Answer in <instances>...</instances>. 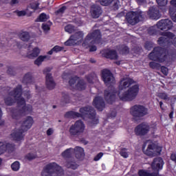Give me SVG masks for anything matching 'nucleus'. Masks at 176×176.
Returning <instances> with one entry per match:
<instances>
[{
	"label": "nucleus",
	"instance_id": "obj_1",
	"mask_svg": "<svg viewBox=\"0 0 176 176\" xmlns=\"http://www.w3.org/2000/svg\"><path fill=\"white\" fill-rule=\"evenodd\" d=\"M9 96L14 97V98H18L16 100V102L18 107H22L21 109L14 107L10 109L12 119L19 120V119H21L23 116L30 115V113H32V105L25 104V99H24V98H20L23 96V86L21 85H18L16 88L10 91Z\"/></svg>",
	"mask_w": 176,
	"mask_h": 176
},
{
	"label": "nucleus",
	"instance_id": "obj_2",
	"mask_svg": "<svg viewBox=\"0 0 176 176\" xmlns=\"http://www.w3.org/2000/svg\"><path fill=\"white\" fill-rule=\"evenodd\" d=\"M138 93H140L139 85H135L129 87L127 91L122 94L115 87H110L104 91V98L107 104L112 105L116 100V94H118L121 101H133V100L137 98Z\"/></svg>",
	"mask_w": 176,
	"mask_h": 176
},
{
	"label": "nucleus",
	"instance_id": "obj_3",
	"mask_svg": "<svg viewBox=\"0 0 176 176\" xmlns=\"http://www.w3.org/2000/svg\"><path fill=\"white\" fill-rule=\"evenodd\" d=\"M32 124H34V118L31 116L26 117L25 120L21 123L20 129L12 131L10 134L11 138L16 142L24 140V137H25L24 133L28 131L32 127Z\"/></svg>",
	"mask_w": 176,
	"mask_h": 176
},
{
	"label": "nucleus",
	"instance_id": "obj_4",
	"mask_svg": "<svg viewBox=\"0 0 176 176\" xmlns=\"http://www.w3.org/2000/svg\"><path fill=\"white\" fill-rule=\"evenodd\" d=\"M149 60L155 61L156 63H165L168 61V55L166 48L162 47H155L153 51L148 54Z\"/></svg>",
	"mask_w": 176,
	"mask_h": 176
},
{
	"label": "nucleus",
	"instance_id": "obj_5",
	"mask_svg": "<svg viewBox=\"0 0 176 176\" xmlns=\"http://www.w3.org/2000/svg\"><path fill=\"white\" fill-rule=\"evenodd\" d=\"M64 175L63 168L56 162L47 164L41 172V176H62Z\"/></svg>",
	"mask_w": 176,
	"mask_h": 176
},
{
	"label": "nucleus",
	"instance_id": "obj_6",
	"mask_svg": "<svg viewBox=\"0 0 176 176\" xmlns=\"http://www.w3.org/2000/svg\"><path fill=\"white\" fill-rule=\"evenodd\" d=\"M162 36L160 37L157 40V43L162 47H168L173 45L176 47V37L174 33L170 32H163L161 33Z\"/></svg>",
	"mask_w": 176,
	"mask_h": 176
},
{
	"label": "nucleus",
	"instance_id": "obj_7",
	"mask_svg": "<svg viewBox=\"0 0 176 176\" xmlns=\"http://www.w3.org/2000/svg\"><path fill=\"white\" fill-rule=\"evenodd\" d=\"M74 155V148H67L65 151L62 153V156L64 159H68L66 160L65 166L67 168H72V170H76L79 167V162L75 159H71Z\"/></svg>",
	"mask_w": 176,
	"mask_h": 176
},
{
	"label": "nucleus",
	"instance_id": "obj_8",
	"mask_svg": "<svg viewBox=\"0 0 176 176\" xmlns=\"http://www.w3.org/2000/svg\"><path fill=\"white\" fill-rule=\"evenodd\" d=\"M130 113L132 115L133 120L138 122V120H141L142 118L148 115V108L144 105L135 104L131 107Z\"/></svg>",
	"mask_w": 176,
	"mask_h": 176
},
{
	"label": "nucleus",
	"instance_id": "obj_9",
	"mask_svg": "<svg viewBox=\"0 0 176 176\" xmlns=\"http://www.w3.org/2000/svg\"><path fill=\"white\" fill-rule=\"evenodd\" d=\"M85 34L82 31H78L72 35L64 43L65 46H75V45L82 43L83 42V36Z\"/></svg>",
	"mask_w": 176,
	"mask_h": 176
},
{
	"label": "nucleus",
	"instance_id": "obj_10",
	"mask_svg": "<svg viewBox=\"0 0 176 176\" xmlns=\"http://www.w3.org/2000/svg\"><path fill=\"white\" fill-rule=\"evenodd\" d=\"M85 123L82 120H77L72 124L69 130L71 136L76 137L80 135L85 131Z\"/></svg>",
	"mask_w": 176,
	"mask_h": 176
},
{
	"label": "nucleus",
	"instance_id": "obj_11",
	"mask_svg": "<svg viewBox=\"0 0 176 176\" xmlns=\"http://www.w3.org/2000/svg\"><path fill=\"white\" fill-rule=\"evenodd\" d=\"M126 21L131 25H135L138 24L139 21H141L142 19V12L141 11H130L126 14Z\"/></svg>",
	"mask_w": 176,
	"mask_h": 176
},
{
	"label": "nucleus",
	"instance_id": "obj_12",
	"mask_svg": "<svg viewBox=\"0 0 176 176\" xmlns=\"http://www.w3.org/2000/svg\"><path fill=\"white\" fill-rule=\"evenodd\" d=\"M144 149H145V146H143L142 151L144 155H146V156H151V157H155L156 155H160V153H162V147L155 143L148 144L146 151H144Z\"/></svg>",
	"mask_w": 176,
	"mask_h": 176
},
{
	"label": "nucleus",
	"instance_id": "obj_13",
	"mask_svg": "<svg viewBox=\"0 0 176 176\" xmlns=\"http://www.w3.org/2000/svg\"><path fill=\"white\" fill-rule=\"evenodd\" d=\"M52 71L50 67H47L44 69L43 71L44 75L45 76V85L47 89L48 90H53L54 87H56V82H54V80L53 79V76H52V74L49 73Z\"/></svg>",
	"mask_w": 176,
	"mask_h": 176
},
{
	"label": "nucleus",
	"instance_id": "obj_14",
	"mask_svg": "<svg viewBox=\"0 0 176 176\" xmlns=\"http://www.w3.org/2000/svg\"><path fill=\"white\" fill-rule=\"evenodd\" d=\"M149 130H151L149 125L146 122H142L135 126V133L138 137H144V135H146L149 133Z\"/></svg>",
	"mask_w": 176,
	"mask_h": 176
},
{
	"label": "nucleus",
	"instance_id": "obj_15",
	"mask_svg": "<svg viewBox=\"0 0 176 176\" xmlns=\"http://www.w3.org/2000/svg\"><path fill=\"white\" fill-rule=\"evenodd\" d=\"M102 80L106 86H108L115 82V77H113V74L110 70L104 69L102 71Z\"/></svg>",
	"mask_w": 176,
	"mask_h": 176
},
{
	"label": "nucleus",
	"instance_id": "obj_16",
	"mask_svg": "<svg viewBox=\"0 0 176 176\" xmlns=\"http://www.w3.org/2000/svg\"><path fill=\"white\" fill-rule=\"evenodd\" d=\"M157 27L161 31H169L173 27V21L168 19H161L157 23Z\"/></svg>",
	"mask_w": 176,
	"mask_h": 176
},
{
	"label": "nucleus",
	"instance_id": "obj_17",
	"mask_svg": "<svg viewBox=\"0 0 176 176\" xmlns=\"http://www.w3.org/2000/svg\"><path fill=\"white\" fill-rule=\"evenodd\" d=\"M97 113L94 110V108L91 106H89V126H96L100 123L98 118H97Z\"/></svg>",
	"mask_w": 176,
	"mask_h": 176
},
{
	"label": "nucleus",
	"instance_id": "obj_18",
	"mask_svg": "<svg viewBox=\"0 0 176 176\" xmlns=\"http://www.w3.org/2000/svg\"><path fill=\"white\" fill-rule=\"evenodd\" d=\"M93 105L99 112H102V111L105 109V101L104 100V98L101 96L95 97L93 101Z\"/></svg>",
	"mask_w": 176,
	"mask_h": 176
},
{
	"label": "nucleus",
	"instance_id": "obj_19",
	"mask_svg": "<svg viewBox=\"0 0 176 176\" xmlns=\"http://www.w3.org/2000/svg\"><path fill=\"white\" fill-rule=\"evenodd\" d=\"M135 81L130 78H122L120 80V84L118 85V88L120 91L126 90L128 87H130L131 85H134Z\"/></svg>",
	"mask_w": 176,
	"mask_h": 176
},
{
	"label": "nucleus",
	"instance_id": "obj_20",
	"mask_svg": "<svg viewBox=\"0 0 176 176\" xmlns=\"http://www.w3.org/2000/svg\"><path fill=\"white\" fill-rule=\"evenodd\" d=\"M147 14L151 20H159L162 17V14H160V11H159L157 7L150 8Z\"/></svg>",
	"mask_w": 176,
	"mask_h": 176
},
{
	"label": "nucleus",
	"instance_id": "obj_21",
	"mask_svg": "<svg viewBox=\"0 0 176 176\" xmlns=\"http://www.w3.org/2000/svg\"><path fill=\"white\" fill-rule=\"evenodd\" d=\"M163 166H164V161L163 160V158L160 157L154 158L151 164L153 170H157V171H159V170H162Z\"/></svg>",
	"mask_w": 176,
	"mask_h": 176
},
{
	"label": "nucleus",
	"instance_id": "obj_22",
	"mask_svg": "<svg viewBox=\"0 0 176 176\" xmlns=\"http://www.w3.org/2000/svg\"><path fill=\"white\" fill-rule=\"evenodd\" d=\"M90 13L93 19H98L102 14V8L100 6L93 5L91 7Z\"/></svg>",
	"mask_w": 176,
	"mask_h": 176
},
{
	"label": "nucleus",
	"instance_id": "obj_23",
	"mask_svg": "<svg viewBox=\"0 0 176 176\" xmlns=\"http://www.w3.org/2000/svg\"><path fill=\"white\" fill-rule=\"evenodd\" d=\"M105 58H109L110 60H118V52L115 50H106L102 54Z\"/></svg>",
	"mask_w": 176,
	"mask_h": 176
},
{
	"label": "nucleus",
	"instance_id": "obj_24",
	"mask_svg": "<svg viewBox=\"0 0 176 176\" xmlns=\"http://www.w3.org/2000/svg\"><path fill=\"white\" fill-rule=\"evenodd\" d=\"M73 155H75L78 160H83L85 159V150L80 146H76L73 148Z\"/></svg>",
	"mask_w": 176,
	"mask_h": 176
},
{
	"label": "nucleus",
	"instance_id": "obj_25",
	"mask_svg": "<svg viewBox=\"0 0 176 176\" xmlns=\"http://www.w3.org/2000/svg\"><path fill=\"white\" fill-rule=\"evenodd\" d=\"M101 31L100 30H96L89 36V39H94L96 43H100L101 42Z\"/></svg>",
	"mask_w": 176,
	"mask_h": 176
},
{
	"label": "nucleus",
	"instance_id": "obj_26",
	"mask_svg": "<svg viewBox=\"0 0 176 176\" xmlns=\"http://www.w3.org/2000/svg\"><path fill=\"white\" fill-rule=\"evenodd\" d=\"M65 118L67 119H75L76 118H82V114L76 111H69L65 113Z\"/></svg>",
	"mask_w": 176,
	"mask_h": 176
},
{
	"label": "nucleus",
	"instance_id": "obj_27",
	"mask_svg": "<svg viewBox=\"0 0 176 176\" xmlns=\"http://www.w3.org/2000/svg\"><path fill=\"white\" fill-rule=\"evenodd\" d=\"M18 36L23 42H28L31 39V35L28 32H23L19 33Z\"/></svg>",
	"mask_w": 176,
	"mask_h": 176
},
{
	"label": "nucleus",
	"instance_id": "obj_28",
	"mask_svg": "<svg viewBox=\"0 0 176 176\" xmlns=\"http://www.w3.org/2000/svg\"><path fill=\"white\" fill-rule=\"evenodd\" d=\"M41 53V50H39V48L34 47L31 54H28L26 55V57L28 58H36V57H38L39 56V54Z\"/></svg>",
	"mask_w": 176,
	"mask_h": 176
},
{
	"label": "nucleus",
	"instance_id": "obj_29",
	"mask_svg": "<svg viewBox=\"0 0 176 176\" xmlns=\"http://www.w3.org/2000/svg\"><path fill=\"white\" fill-rule=\"evenodd\" d=\"M75 89L78 90L79 91H82V90L86 89V82L84 80H79L76 85Z\"/></svg>",
	"mask_w": 176,
	"mask_h": 176
},
{
	"label": "nucleus",
	"instance_id": "obj_30",
	"mask_svg": "<svg viewBox=\"0 0 176 176\" xmlns=\"http://www.w3.org/2000/svg\"><path fill=\"white\" fill-rule=\"evenodd\" d=\"M22 83H25V85L32 83V74L30 72H28L26 74H25Z\"/></svg>",
	"mask_w": 176,
	"mask_h": 176
},
{
	"label": "nucleus",
	"instance_id": "obj_31",
	"mask_svg": "<svg viewBox=\"0 0 176 176\" xmlns=\"http://www.w3.org/2000/svg\"><path fill=\"white\" fill-rule=\"evenodd\" d=\"M4 102L8 107H12L13 104H16V98H12V96H7L4 98Z\"/></svg>",
	"mask_w": 176,
	"mask_h": 176
},
{
	"label": "nucleus",
	"instance_id": "obj_32",
	"mask_svg": "<svg viewBox=\"0 0 176 176\" xmlns=\"http://www.w3.org/2000/svg\"><path fill=\"white\" fill-rule=\"evenodd\" d=\"M120 53L122 56H127L130 53V48L125 45H122L120 47Z\"/></svg>",
	"mask_w": 176,
	"mask_h": 176
},
{
	"label": "nucleus",
	"instance_id": "obj_33",
	"mask_svg": "<svg viewBox=\"0 0 176 176\" xmlns=\"http://www.w3.org/2000/svg\"><path fill=\"white\" fill-rule=\"evenodd\" d=\"M14 149H16V145L14 144L7 143L6 144V152L12 153V152H14Z\"/></svg>",
	"mask_w": 176,
	"mask_h": 176
},
{
	"label": "nucleus",
	"instance_id": "obj_34",
	"mask_svg": "<svg viewBox=\"0 0 176 176\" xmlns=\"http://www.w3.org/2000/svg\"><path fill=\"white\" fill-rule=\"evenodd\" d=\"M47 56H39L35 60L34 64L35 65H41L43 61H45V59L47 58Z\"/></svg>",
	"mask_w": 176,
	"mask_h": 176
},
{
	"label": "nucleus",
	"instance_id": "obj_35",
	"mask_svg": "<svg viewBox=\"0 0 176 176\" xmlns=\"http://www.w3.org/2000/svg\"><path fill=\"white\" fill-rule=\"evenodd\" d=\"M169 14L174 23H176V8H170L169 9Z\"/></svg>",
	"mask_w": 176,
	"mask_h": 176
},
{
	"label": "nucleus",
	"instance_id": "obj_36",
	"mask_svg": "<svg viewBox=\"0 0 176 176\" xmlns=\"http://www.w3.org/2000/svg\"><path fill=\"white\" fill-rule=\"evenodd\" d=\"M149 67L152 69H157V71H159L160 70V67H162V65H160V63L152 61L149 63Z\"/></svg>",
	"mask_w": 176,
	"mask_h": 176
},
{
	"label": "nucleus",
	"instance_id": "obj_37",
	"mask_svg": "<svg viewBox=\"0 0 176 176\" xmlns=\"http://www.w3.org/2000/svg\"><path fill=\"white\" fill-rule=\"evenodd\" d=\"M65 31L66 32H68V34H72L73 32H75V31H76V29H75V26L72 25H67L65 27Z\"/></svg>",
	"mask_w": 176,
	"mask_h": 176
},
{
	"label": "nucleus",
	"instance_id": "obj_38",
	"mask_svg": "<svg viewBox=\"0 0 176 176\" xmlns=\"http://www.w3.org/2000/svg\"><path fill=\"white\" fill-rule=\"evenodd\" d=\"M80 113L81 115V118H83V116H86V115H89V106H86L85 107H81L80 109Z\"/></svg>",
	"mask_w": 176,
	"mask_h": 176
},
{
	"label": "nucleus",
	"instance_id": "obj_39",
	"mask_svg": "<svg viewBox=\"0 0 176 176\" xmlns=\"http://www.w3.org/2000/svg\"><path fill=\"white\" fill-rule=\"evenodd\" d=\"M11 168L12 171H19L20 170V162L19 161H16L11 165Z\"/></svg>",
	"mask_w": 176,
	"mask_h": 176
},
{
	"label": "nucleus",
	"instance_id": "obj_40",
	"mask_svg": "<svg viewBox=\"0 0 176 176\" xmlns=\"http://www.w3.org/2000/svg\"><path fill=\"white\" fill-rule=\"evenodd\" d=\"M62 96V102H64L65 104H69V102H71V99L68 94L63 93Z\"/></svg>",
	"mask_w": 176,
	"mask_h": 176
},
{
	"label": "nucleus",
	"instance_id": "obj_41",
	"mask_svg": "<svg viewBox=\"0 0 176 176\" xmlns=\"http://www.w3.org/2000/svg\"><path fill=\"white\" fill-rule=\"evenodd\" d=\"M147 32L148 35H156L157 34V30H156V28L153 26H151L148 28Z\"/></svg>",
	"mask_w": 176,
	"mask_h": 176
},
{
	"label": "nucleus",
	"instance_id": "obj_42",
	"mask_svg": "<svg viewBox=\"0 0 176 176\" xmlns=\"http://www.w3.org/2000/svg\"><path fill=\"white\" fill-rule=\"evenodd\" d=\"M99 2L102 6H109L113 2V0H99Z\"/></svg>",
	"mask_w": 176,
	"mask_h": 176
},
{
	"label": "nucleus",
	"instance_id": "obj_43",
	"mask_svg": "<svg viewBox=\"0 0 176 176\" xmlns=\"http://www.w3.org/2000/svg\"><path fill=\"white\" fill-rule=\"evenodd\" d=\"M47 20V15L45 13H41L39 16L37 18V21L43 22Z\"/></svg>",
	"mask_w": 176,
	"mask_h": 176
},
{
	"label": "nucleus",
	"instance_id": "obj_44",
	"mask_svg": "<svg viewBox=\"0 0 176 176\" xmlns=\"http://www.w3.org/2000/svg\"><path fill=\"white\" fill-rule=\"evenodd\" d=\"M120 155L122 157H124V159H127V157H129V153H127V148H122L120 152Z\"/></svg>",
	"mask_w": 176,
	"mask_h": 176
},
{
	"label": "nucleus",
	"instance_id": "obj_45",
	"mask_svg": "<svg viewBox=\"0 0 176 176\" xmlns=\"http://www.w3.org/2000/svg\"><path fill=\"white\" fill-rule=\"evenodd\" d=\"M25 158L29 161L34 160V159H36V155L32 153H29L25 156Z\"/></svg>",
	"mask_w": 176,
	"mask_h": 176
},
{
	"label": "nucleus",
	"instance_id": "obj_46",
	"mask_svg": "<svg viewBox=\"0 0 176 176\" xmlns=\"http://www.w3.org/2000/svg\"><path fill=\"white\" fill-rule=\"evenodd\" d=\"M159 98H161V100H167L170 98H168V95L166 94L165 92H161L158 94Z\"/></svg>",
	"mask_w": 176,
	"mask_h": 176
},
{
	"label": "nucleus",
	"instance_id": "obj_47",
	"mask_svg": "<svg viewBox=\"0 0 176 176\" xmlns=\"http://www.w3.org/2000/svg\"><path fill=\"white\" fill-rule=\"evenodd\" d=\"M78 79H79V77H78V76H74V77L70 78L69 80V86H71V87H72V86H74L75 85V83H76V82H78Z\"/></svg>",
	"mask_w": 176,
	"mask_h": 176
},
{
	"label": "nucleus",
	"instance_id": "obj_48",
	"mask_svg": "<svg viewBox=\"0 0 176 176\" xmlns=\"http://www.w3.org/2000/svg\"><path fill=\"white\" fill-rule=\"evenodd\" d=\"M82 47H85V49H89V34H87L82 42Z\"/></svg>",
	"mask_w": 176,
	"mask_h": 176
},
{
	"label": "nucleus",
	"instance_id": "obj_49",
	"mask_svg": "<svg viewBox=\"0 0 176 176\" xmlns=\"http://www.w3.org/2000/svg\"><path fill=\"white\" fill-rule=\"evenodd\" d=\"M7 74L11 76H14L16 75V72L14 71V67H9L7 70Z\"/></svg>",
	"mask_w": 176,
	"mask_h": 176
},
{
	"label": "nucleus",
	"instance_id": "obj_50",
	"mask_svg": "<svg viewBox=\"0 0 176 176\" xmlns=\"http://www.w3.org/2000/svg\"><path fill=\"white\" fill-rule=\"evenodd\" d=\"M160 69H161L162 74L165 75V76L168 75V68H167L166 66H161Z\"/></svg>",
	"mask_w": 176,
	"mask_h": 176
},
{
	"label": "nucleus",
	"instance_id": "obj_51",
	"mask_svg": "<svg viewBox=\"0 0 176 176\" xmlns=\"http://www.w3.org/2000/svg\"><path fill=\"white\" fill-rule=\"evenodd\" d=\"M4 152H6V146L3 142H0V155H3Z\"/></svg>",
	"mask_w": 176,
	"mask_h": 176
},
{
	"label": "nucleus",
	"instance_id": "obj_52",
	"mask_svg": "<svg viewBox=\"0 0 176 176\" xmlns=\"http://www.w3.org/2000/svg\"><path fill=\"white\" fill-rule=\"evenodd\" d=\"M144 47L146 50H152V47H153V44L149 41H146L144 44Z\"/></svg>",
	"mask_w": 176,
	"mask_h": 176
},
{
	"label": "nucleus",
	"instance_id": "obj_53",
	"mask_svg": "<svg viewBox=\"0 0 176 176\" xmlns=\"http://www.w3.org/2000/svg\"><path fill=\"white\" fill-rule=\"evenodd\" d=\"M149 172H146V170H139L138 172V175L139 176H149Z\"/></svg>",
	"mask_w": 176,
	"mask_h": 176
},
{
	"label": "nucleus",
	"instance_id": "obj_54",
	"mask_svg": "<svg viewBox=\"0 0 176 176\" xmlns=\"http://www.w3.org/2000/svg\"><path fill=\"white\" fill-rule=\"evenodd\" d=\"M156 2L159 6H166L167 5V0H156Z\"/></svg>",
	"mask_w": 176,
	"mask_h": 176
},
{
	"label": "nucleus",
	"instance_id": "obj_55",
	"mask_svg": "<svg viewBox=\"0 0 176 176\" xmlns=\"http://www.w3.org/2000/svg\"><path fill=\"white\" fill-rule=\"evenodd\" d=\"M117 113L116 110H111L107 115V118H116Z\"/></svg>",
	"mask_w": 176,
	"mask_h": 176
},
{
	"label": "nucleus",
	"instance_id": "obj_56",
	"mask_svg": "<svg viewBox=\"0 0 176 176\" xmlns=\"http://www.w3.org/2000/svg\"><path fill=\"white\" fill-rule=\"evenodd\" d=\"M64 47H60L59 45H55L53 48L52 50L55 52V53H58V52L63 51Z\"/></svg>",
	"mask_w": 176,
	"mask_h": 176
},
{
	"label": "nucleus",
	"instance_id": "obj_57",
	"mask_svg": "<svg viewBox=\"0 0 176 176\" xmlns=\"http://www.w3.org/2000/svg\"><path fill=\"white\" fill-rule=\"evenodd\" d=\"M42 29L45 32L50 31V25L47 23H43L42 24Z\"/></svg>",
	"mask_w": 176,
	"mask_h": 176
},
{
	"label": "nucleus",
	"instance_id": "obj_58",
	"mask_svg": "<svg viewBox=\"0 0 176 176\" xmlns=\"http://www.w3.org/2000/svg\"><path fill=\"white\" fill-rule=\"evenodd\" d=\"M102 156H104V153H101V152L99 153L94 157V162H98V160H100V159H101V157H102Z\"/></svg>",
	"mask_w": 176,
	"mask_h": 176
},
{
	"label": "nucleus",
	"instance_id": "obj_59",
	"mask_svg": "<svg viewBox=\"0 0 176 176\" xmlns=\"http://www.w3.org/2000/svg\"><path fill=\"white\" fill-rule=\"evenodd\" d=\"M30 8L31 9H33V10H38V8H39V4L36 3H30Z\"/></svg>",
	"mask_w": 176,
	"mask_h": 176
},
{
	"label": "nucleus",
	"instance_id": "obj_60",
	"mask_svg": "<svg viewBox=\"0 0 176 176\" xmlns=\"http://www.w3.org/2000/svg\"><path fill=\"white\" fill-rule=\"evenodd\" d=\"M16 14L19 16V17H21L22 16H25L27 14V12L25 11L22 10V11H16Z\"/></svg>",
	"mask_w": 176,
	"mask_h": 176
},
{
	"label": "nucleus",
	"instance_id": "obj_61",
	"mask_svg": "<svg viewBox=\"0 0 176 176\" xmlns=\"http://www.w3.org/2000/svg\"><path fill=\"white\" fill-rule=\"evenodd\" d=\"M113 10H119V1H115L113 5Z\"/></svg>",
	"mask_w": 176,
	"mask_h": 176
},
{
	"label": "nucleus",
	"instance_id": "obj_62",
	"mask_svg": "<svg viewBox=\"0 0 176 176\" xmlns=\"http://www.w3.org/2000/svg\"><path fill=\"white\" fill-rule=\"evenodd\" d=\"M67 10L66 6H62L60 8H59L57 11L56 13H64L65 10Z\"/></svg>",
	"mask_w": 176,
	"mask_h": 176
},
{
	"label": "nucleus",
	"instance_id": "obj_63",
	"mask_svg": "<svg viewBox=\"0 0 176 176\" xmlns=\"http://www.w3.org/2000/svg\"><path fill=\"white\" fill-rule=\"evenodd\" d=\"M170 160H172V162H174L176 164V153H173L170 155Z\"/></svg>",
	"mask_w": 176,
	"mask_h": 176
},
{
	"label": "nucleus",
	"instance_id": "obj_64",
	"mask_svg": "<svg viewBox=\"0 0 176 176\" xmlns=\"http://www.w3.org/2000/svg\"><path fill=\"white\" fill-rule=\"evenodd\" d=\"M148 176H162V175L159 174V172H153V173H150Z\"/></svg>",
	"mask_w": 176,
	"mask_h": 176
}]
</instances>
